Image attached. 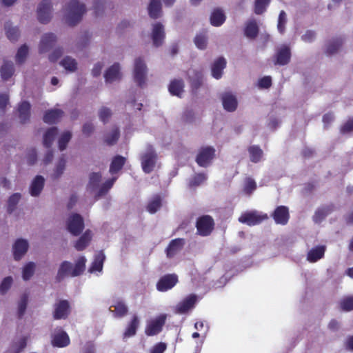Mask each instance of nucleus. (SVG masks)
Instances as JSON below:
<instances>
[{
	"label": "nucleus",
	"mask_w": 353,
	"mask_h": 353,
	"mask_svg": "<svg viewBox=\"0 0 353 353\" xmlns=\"http://www.w3.org/2000/svg\"><path fill=\"white\" fill-rule=\"evenodd\" d=\"M117 177L114 176L100 184L102 175L100 172H92L89 175V181L87 185V190L94 194L95 199L104 196L113 186Z\"/></svg>",
	"instance_id": "nucleus-1"
},
{
	"label": "nucleus",
	"mask_w": 353,
	"mask_h": 353,
	"mask_svg": "<svg viewBox=\"0 0 353 353\" xmlns=\"http://www.w3.org/2000/svg\"><path fill=\"white\" fill-rule=\"evenodd\" d=\"M86 12L85 6L78 0H70L64 8V18L66 23L74 26L79 23Z\"/></svg>",
	"instance_id": "nucleus-2"
},
{
	"label": "nucleus",
	"mask_w": 353,
	"mask_h": 353,
	"mask_svg": "<svg viewBox=\"0 0 353 353\" xmlns=\"http://www.w3.org/2000/svg\"><path fill=\"white\" fill-rule=\"evenodd\" d=\"M157 158L155 150L151 145H148L141 155V167L144 172L148 174L154 170Z\"/></svg>",
	"instance_id": "nucleus-3"
},
{
	"label": "nucleus",
	"mask_w": 353,
	"mask_h": 353,
	"mask_svg": "<svg viewBox=\"0 0 353 353\" xmlns=\"http://www.w3.org/2000/svg\"><path fill=\"white\" fill-rule=\"evenodd\" d=\"M148 68L144 59L142 57H137L134 59L133 77L137 84L143 87L147 81Z\"/></svg>",
	"instance_id": "nucleus-4"
},
{
	"label": "nucleus",
	"mask_w": 353,
	"mask_h": 353,
	"mask_svg": "<svg viewBox=\"0 0 353 353\" xmlns=\"http://www.w3.org/2000/svg\"><path fill=\"white\" fill-rule=\"evenodd\" d=\"M84 226L83 218L79 214L73 213L67 219V230L73 236H79L83 230Z\"/></svg>",
	"instance_id": "nucleus-5"
},
{
	"label": "nucleus",
	"mask_w": 353,
	"mask_h": 353,
	"mask_svg": "<svg viewBox=\"0 0 353 353\" xmlns=\"http://www.w3.org/2000/svg\"><path fill=\"white\" fill-rule=\"evenodd\" d=\"M52 17V3L50 0H43L37 8V18L42 23H48Z\"/></svg>",
	"instance_id": "nucleus-6"
},
{
	"label": "nucleus",
	"mask_w": 353,
	"mask_h": 353,
	"mask_svg": "<svg viewBox=\"0 0 353 353\" xmlns=\"http://www.w3.org/2000/svg\"><path fill=\"white\" fill-rule=\"evenodd\" d=\"M30 245L27 239H17L12 246L13 258L15 261H20L28 252Z\"/></svg>",
	"instance_id": "nucleus-7"
},
{
	"label": "nucleus",
	"mask_w": 353,
	"mask_h": 353,
	"mask_svg": "<svg viewBox=\"0 0 353 353\" xmlns=\"http://www.w3.org/2000/svg\"><path fill=\"white\" fill-rule=\"evenodd\" d=\"M70 313V303L67 300H60L54 305L53 318L65 319Z\"/></svg>",
	"instance_id": "nucleus-8"
},
{
	"label": "nucleus",
	"mask_w": 353,
	"mask_h": 353,
	"mask_svg": "<svg viewBox=\"0 0 353 353\" xmlns=\"http://www.w3.org/2000/svg\"><path fill=\"white\" fill-rule=\"evenodd\" d=\"M57 41V37L52 32L45 33L41 36L39 45V52L40 54L46 53L50 51Z\"/></svg>",
	"instance_id": "nucleus-9"
},
{
	"label": "nucleus",
	"mask_w": 353,
	"mask_h": 353,
	"mask_svg": "<svg viewBox=\"0 0 353 353\" xmlns=\"http://www.w3.org/2000/svg\"><path fill=\"white\" fill-rule=\"evenodd\" d=\"M214 226V221L211 216L205 215L199 218L196 221V228L199 234L201 236L209 235Z\"/></svg>",
	"instance_id": "nucleus-10"
},
{
	"label": "nucleus",
	"mask_w": 353,
	"mask_h": 353,
	"mask_svg": "<svg viewBox=\"0 0 353 353\" xmlns=\"http://www.w3.org/2000/svg\"><path fill=\"white\" fill-rule=\"evenodd\" d=\"M104 78L106 83H112L121 81L122 74L121 72L120 64L114 63L109 67L104 73Z\"/></svg>",
	"instance_id": "nucleus-11"
},
{
	"label": "nucleus",
	"mask_w": 353,
	"mask_h": 353,
	"mask_svg": "<svg viewBox=\"0 0 353 353\" xmlns=\"http://www.w3.org/2000/svg\"><path fill=\"white\" fill-rule=\"evenodd\" d=\"M214 149L212 147H206L201 148L197 154L196 161L202 167H206L214 158Z\"/></svg>",
	"instance_id": "nucleus-12"
},
{
	"label": "nucleus",
	"mask_w": 353,
	"mask_h": 353,
	"mask_svg": "<svg viewBox=\"0 0 353 353\" xmlns=\"http://www.w3.org/2000/svg\"><path fill=\"white\" fill-rule=\"evenodd\" d=\"M291 59L290 48L287 46H282L277 49L274 55V64L285 65L290 63Z\"/></svg>",
	"instance_id": "nucleus-13"
},
{
	"label": "nucleus",
	"mask_w": 353,
	"mask_h": 353,
	"mask_svg": "<svg viewBox=\"0 0 353 353\" xmlns=\"http://www.w3.org/2000/svg\"><path fill=\"white\" fill-rule=\"evenodd\" d=\"M268 218L267 214H259L256 212H247L242 214L239 221L249 225L260 223L262 221Z\"/></svg>",
	"instance_id": "nucleus-14"
},
{
	"label": "nucleus",
	"mask_w": 353,
	"mask_h": 353,
	"mask_svg": "<svg viewBox=\"0 0 353 353\" xmlns=\"http://www.w3.org/2000/svg\"><path fill=\"white\" fill-rule=\"evenodd\" d=\"M165 319L166 316L165 314H162L158 316L157 319L151 321L146 327V334L152 336L159 333L161 330L162 327L165 323Z\"/></svg>",
	"instance_id": "nucleus-15"
},
{
	"label": "nucleus",
	"mask_w": 353,
	"mask_h": 353,
	"mask_svg": "<svg viewBox=\"0 0 353 353\" xmlns=\"http://www.w3.org/2000/svg\"><path fill=\"white\" fill-rule=\"evenodd\" d=\"M197 297L195 294H190L181 302L179 303L175 307V312L185 314L194 307Z\"/></svg>",
	"instance_id": "nucleus-16"
},
{
	"label": "nucleus",
	"mask_w": 353,
	"mask_h": 353,
	"mask_svg": "<svg viewBox=\"0 0 353 353\" xmlns=\"http://www.w3.org/2000/svg\"><path fill=\"white\" fill-rule=\"evenodd\" d=\"M151 37L153 45L155 47L161 46L165 37L163 26L159 23H154L152 27Z\"/></svg>",
	"instance_id": "nucleus-17"
},
{
	"label": "nucleus",
	"mask_w": 353,
	"mask_h": 353,
	"mask_svg": "<svg viewBox=\"0 0 353 353\" xmlns=\"http://www.w3.org/2000/svg\"><path fill=\"white\" fill-rule=\"evenodd\" d=\"M45 179L41 175L36 176L29 187L30 195L34 197L39 196L43 189Z\"/></svg>",
	"instance_id": "nucleus-18"
},
{
	"label": "nucleus",
	"mask_w": 353,
	"mask_h": 353,
	"mask_svg": "<svg viewBox=\"0 0 353 353\" xmlns=\"http://www.w3.org/2000/svg\"><path fill=\"white\" fill-rule=\"evenodd\" d=\"M177 276L175 274H168L162 277L157 283V287L159 291H166L171 289L177 283Z\"/></svg>",
	"instance_id": "nucleus-19"
},
{
	"label": "nucleus",
	"mask_w": 353,
	"mask_h": 353,
	"mask_svg": "<svg viewBox=\"0 0 353 353\" xmlns=\"http://www.w3.org/2000/svg\"><path fill=\"white\" fill-rule=\"evenodd\" d=\"M273 219L277 224L285 225L289 219L288 209L285 206H279L272 214Z\"/></svg>",
	"instance_id": "nucleus-20"
},
{
	"label": "nucleus",
	"mask_w": 353,
	"mask_h": 353,
	"mask_svg": "<svg viewBox=\"0 0 353 353\" xmlns=\"http://www.w3.org/2000/svg\"><path fill=\"white\" fill-rule=\"evenodd\" d=\"M185 244L183 239H176L170 243L166 248L165 252L168 258L174 257L181 249Z\"/></svg>",
	"instance_id": "nucleus-21"
},
{
	"label": "nucleus",
	"mask_w": 353,
	"mask_h": 353,
	"mask_svg": "<svg viewBox=\"0 0 353 353\" xmlns=\"http://www.w3.org/2000/svg\"><path fill=\"white\" fill-rule=\"evenodd\" d=\"M222 103L223 108L228 112L236 110L238 105L236 97L231 93L227 92L222 95Z\"/></svg>",
	"instance_id": "nucleus-22"
},
{
	"label": "nucleus",
	"mask_w": 353,
	"mask_h": 353,
	"mask_svg": "<svg viewBox=\"0 0 353 353\" xmlns=\"http://www.w3.org/2000/svg\"><path fill=\"white\" fill-rule=\"evenodd\" d=\"M92 234L91 230H85V232L80 236V238L76 241L74 247L78 251L83 250L88 246L90 242L92 240Z\"/></svg>",
	"instance_id": "nucleus-23"
},
{
	"label": "nucleus",
	"mask_w": 353,
	"mask_h": 353,
	"mask_svg": "<svg viewBox=\"0 0 353 353\" xmlns=\"http://www.w3.org/2000/svg\"><path fill=\"white\" fill-rule=\"evenodd\" d=\"M30 103L28 101L21 102L18 107L19 118L21 123H26L30 117Z\"/></svg>",
	"instance_id": "nucleus-24"
},
{
	"label": "nucleus",
	"mask_w": 353,
	"mask_h": 353,
	"mask_svg": "<svg viewBox=\"0 0 353 353\" xmlns=\"http://www.w3.org/2000/svg\"><path fill=\"white\" fill-rule=\"evenodd\" d=\"M72 270V264L70 262L67 261L62 262L57 271V274L55 277L56 281L60 282L66 276H70V274Z\"/></svg>",
	"instance_id": "nucleus-25"
},
{
	"label": "nucleus",
	"mask_w": 353,
	"mask_h": 353,
	"mask_svg": "<svg viewBox=\"0 0 353 353\" xmlns=\"http://www.w3.org/2000/svg\"><path fill=\"white\" fill-rule=\"evenodd\" d=\"M70 339L64 331L59 330L53 336L52 344L54 346L65 347L69 344Z\"/></svg>",
	"instance_id": "nucleus-26"
},
{
	"label": "nucleus",
	"mask_w": 353,
	"mask_h": 353,
	"mask_svg": "<svg viewBox=\"0 0 353 353\" xmlns=\"http://www.w3.org/2000/svg\"><path fill=\"white\" fill-rule=\"evenodd\" d=\"M61 66H62L68 72L73 73L78 70V62L77 61L72 57L71 56L64 57L59 62Z\"/></svg>",
	"instance_id": "nucleus-27"
},
{
	"label": "nucleus",
	"mask_w": 353,
	"mask_h": 353,
	"mask_svg": "<svg viewBox=\"0 0 353 353\" xmlns=\"http://www.w3.org/2000/svg\"><path fill=\"white\" fill-rule=\"evenodd\" d=\"M325 245H319L310 250L307 254V260L311 263L317 261L323 257L325 251Z\"/></svg>",
	"instance_id": "nucleus-28"
},
{
	"label": "nucleus",
	"mask_w": 353,
	"mask_h": 353,
	"mask_svg": "<svg viewBox=\"0 0 353 353\" xmlns=\"http://www.w3.org/2000/svg\"><path fill=\"white\" fill-rule=\"evenodd\" d=\"M63 112L59 109H53L46 112L43 120L45 123L52 124L58 122L63 117Z\"/></svg>",
	"instance_id": "nucleus-29"
},
{
	"label": "nucleus",
	"mask_w": 353,
	"mask_h": 353,
	"mask_svg": "<svg viewBox=\"0 0 353 353\" xmlns=\"http://www.w3.org/2000/svg\"><path fill=\"white\" fill-rule=\"evenodd\" d=\"M226 61L223 57H219L214 61L212 65V75L216 79L221 77L223 70L225 68Z\"/></svg>",
	"instance_id": "nucleus-30"
},
{
	"label": "nucleus",
	"mask_w": 353,
	"mask_h": 353,
	"mask_svg": "<svg viewBox=\"0 0 353 353\" xmlns=\"http://www.w3.org/2000/svg\"><path fill=\"white\" fill-rule=\"evenodd\" d=\"M105 256L102 251L99 252L94 256V261L92 262L88 272L93 273L94 272H101L103 269V262Z\"/></svg>",
	"instance_id": "nucleus-31"
},
{
	"label": "nucleus",
	"mask_w": 353,
	"mask_h": 353,
	"mask_svg": "<svg viewBox=\"0 0 353 353\" xmlns=\"http://www.w3.org/2000/svg\"><path fill=\"white\" fill-rule=\"evenodd\" d=\"M150 17L153 19H157L161 15V0H151L148 6Z\"/></svg>",
	"instance_id": "nucleus-32"
},
{
	"label": "nucleus",
	"mask_w": 353,
	"mask_h": 353,
	"mask_svg": "<svg viewBox=\"0 0 353 353\" xmlns=\"http://www.w3.org/2000/svg\"><path fill=\"white\" fill-rule=\"evenodd\" d=\"M259 34V27L256 20L252 19L248 21L245 28V34L248 38L254 39Z\"/></svg>",
	"instance_id": "nucleus-33"
},
{
	"label": "nucleus",
	"mask_w": 353,
	"mask_h": 353,
	"mask_svg": "<svg viewBox=\"0 0 353 353\" xmlns=\"http://www.w3.org/2000/svg\"><path fill=\"white\" fill-rule=\"evenodd\" d=\"M14 72V64L12 61H5L0 69L1 77L4 81L9 79Z\"/></svg>",
	"instance_id": "nucleus-34"
},
{
	"label": "nucleus",
	"mask_w": 353,
	"mask_h": 353,
	"mask_svg": "<svg viewBox=\"0 0 353 353\" xmlns=\"http://www.w3.org/2000/svg\"><path fill=\"white\" fill-rule=\"evenodd\" d=\"M225 20V16L219 8L215 9L210 16V23L214 26H220Z\"/></svg>",
	"instance_id": "nucleus-35"
},
{
	"label": "nucleus",
	"mask_w": 353,
	"mask_h": 353,
	"mask_svg": "<svg viewBox=\"0 0 353 353\" xmlns=\"http://www.w3.org/2000/svg\"><path fill=\"white\" fill-rule=\"evenodd\" d=\"M343 44V39L341 38H336L330 40L326 46V54L329 55L334 54L338 52Z\"/></svg>",
	"instance_id": "nucleus-36"
},
{
	"label": "nucleus",
	"mask_w": 353,
	"mask_h": 353,
	"mask_svg": "<svg viewBox=\"0 0 353 353\" xmlns=\"http://www.w3.org/2000/svg\"><path fill=\"white\" fill-rule=\"evenodd\" d=\"M66 158L64 154H62L56 164L55 168L54 170V173L52 174L54 179H59L63 173L65 166H66Z\"/></svg>",
	"instance_id": "nucleus-37"
},
{
	"label": "nucleus",
	"mask_w": 353,
	"mask_h": 353,
	"mask_svg": "<svg viewBox=\"0 0 353 353\" xmlns=\"http://www.w3.org/2000/svg\"><path fill=\"white\" fill-rule=\"evenodd\" d=\"M125 163V158L118 155L116 156L112 161L110 166V172L112 174L117 173L124 165Z\"/></svg>",
	"instance_id": "nucleus-38"
},
{
	"label": "nucleus",
	"mask_w": 353,
	"mask_h": 353,
	"mask_svg": "<svg viewBox=\"0 0 353 353\" xmlns=\"http://www.w3.org/2000/svg\"><path fill=\"white\" fill-rule=\"evenodd\" d=\"M58 132V129L56 127L50 128L43 135V145L46 148H50L54 138Z\"/></svg>",
	"instance_id": "nucleus-39"
},
{
	"label": "nucleus",
	"mask_w": 353,
	"mask_h": 353,
	"mask_svg": "<svg viewBox=\"0 0 353 353\" xmlns=\"http://www.w3.org/2000/svg\"><path fill=\"white\" fill-rule=\"evenodd\" d=\"M120 136V131L117 127H114L105 135L104 141L109 145L115 144Z\"/></svg>",
	"instance_id": "nucleus-40"
},
{
	"label": "nucleus",
	"mask_w": 353,
	"mask_h": 353,
	"mask_svg": "<svg viewBox=\"0 0 353 353\" xmlns=\"http://www.w3.org/2000/svg\"><path fill=\"white\" fill-rule=\"evenodd\" d=\"M86 259L84 256H81L76 261L75 265L72 267V271L71 272L70 276H77L81 274L85 268Z\"/></svg>",
	"instance_id": "nucleus-41"
},
{
	"label": "nucleus",
	"mask_w": 353,
	"mask_h": 353,
	"mask_svg": "<svg viewBox=\"0 0 353 353\" xmlns=\"http://www.w3.org/2000/svg\"><path fill=\"white\" fill-rule=\"evenodd\" d=\"M21 199V194L20 193L12 194L8 199L7 212L9 214H12L17 208V204Z\"/></svg>",
	"instance_id": "nucleus-42"
},
{
	"label": "nucleus",
	"mask_w": 353,
	"mask_h": 353,
	"mask_svg": "<svg viewBox=\"0 0 353 353\" xmlns=\"http://www.w3.org/2000/svg\"><path fill=\"white\" fill-rule=\"evenodd\" d=\"M6 36L10 41H16L19 37V31L16 26H13L10 22L5 24Z\"/></svg>",
	"instance_id": "nucleus-43"
},
{
	"label": "nucleus",
	"mask_w": 353,
	"mask_h": 353,
	"mask_svg": "<svg viewBox=\"0 0 353 353\" xmlns=\"http://www.w3.org/2000/svg\"><path fill=\"white\" fill-rule=\"evenodd\" d=\"M36 264L34 262H28L22 269V278L24 281H28L34 275Z\"/></svg>",
	"instance_id": "nucleus-44"
},
{
	"label": "nucleus",
	"mask_w": 353,
	"mask_h": 353,
	"mask_svg": "<svg viewBox=\"0 0 353 353\" xmlns=\"http://www.w3.org/2000/svg\"><path fill=\"white\" fill-rule=\"evenodd\" d=\"M111 307H114V310H112V312L116 317H122L127 314L128 312L127 305L122 301H117Z\"/></svg>",
	"instance_id": "nucleus-45"
},
{
	"label": "nucleus",
	"mask_w": 353,
	"mask_h": 353,
	"mask_svg": "<svg viewBox=\"0 0 353 353\" xmlns=\"http://www.w3.org/2000/svg\"><path fill=\"white\" fill-rule=\"evenodd\" d=\"M248 152L250 154V160L254 163L259 162L263 156L262 150L256 145L250 146L248 148Z\"/></svg>",
	"instance_id": "nucleus-46"
},
{
	"label": "nucleus",
	"mask_w": 353,
	"mask_h": 353,
	"mask_svg": "<svg viewBox=\"0 0 353 353\" xmlns=\"http://www.w3.org/2000/svg\"><path fill=\"white\" fill-rule=\"evenodd\" d=\"M139 324V320L137 316H134L130 324L125 331L123 336L125 338L130 337L136 334L137 329Z\"/></svg>",
	"instance_id": "nucleus-47"
},
{
	"label": "nucleus",
	"mask_w": 353,
	"mask_h": 353,
	"mask_svg": "<svg viewBox=\"0 0 353 353\" xmlns=\"http://www.w3.org/2000/svg\"><path fill=\"white\" fill-rule=\"evenodd\" d=\"M183 82L181 80H174L172 81L169 86L170 92L176 96H180L181 93L183 92Z\"/></svg>",
	"instance_id": "nucleus-48"
},
{
	"label": "nucleus",
	"mask_w": 353,
	"mask_h": 353,
	"mask_svg": "<svg viewBox=\"0 0 353 353\" xmlns=\"http://www.w3.org/2000/svg\"><path fill=\"white\" fill-rule=\"evenodd\" d=\"M112 115V110L106 106L101 107L98 110V116L99 119L103 123H106L109 121Z\"/></svg>",
	"instance_id": "nucleus-49"
},
{
	"label": "nucleus",
	"mask_w": 353,
	"mask_h": 353,
	"mask_svg": "<svg viewBox=\"0 0 353 353\" xmlns=\"http://www.w3.org/2000/svg\"><path fill=\"white\" fill-rule=\"evenodd\" d=\"M28 55V47L26 45L21 46L16 54L15 59L18 64H22L25 62Z\"/></svg>",
	"instance_id": "nucleus-50"
},
{
	"label": "nucleus",
	"mask_w": 353,
	"mask_h": 353,
	"mask_svg": "<svg viewBox=\"0 0 353 353\" xmlns=\"http://www.w3.org/2000/svg\"><path fill=\"white\" fill-rule=\"evenodd\" d=\"M72 138V133L69 131L64 132L60 137L58 144L59 148L61 151L64 150L68 142L70 141Z\"/></svg>",
	"instance_id": "nucleus-51"
},
{
	"label": "nucleus",
	"mask_w": 353,
	"mask_h": 353,
	"mask_svg": "<svg viewBox=\"0 0 353 353\" xmlns=\"http://www.w3.org/2000/svg\"><path fill=\"white\" fill-rule=\"evenodd\" d=\"M330 211L331 210L328 207L318 209L313 216L314 221L316 223L321 222Z\"/></svg>",
	"instance_id": "nucleus-52"
},
{
	"label": "nucleus",
	"mask_w": 353,
	"mask_h": 353,
	"mask_svg": "<svg viewBox=\"0 0 353 353\" xmlns=\"http://www.w3.org/2000/svg\"><path fill=\"white\" fill-rule=\"evenodd\" d=\"M161 206V199L159 196H154L148 203L147 209L149 212L155 213Z\"/></svg>",
	"instance_id": "nucleus-53"
},
{
	"label": "nucleus",
	"mask_w": 353,
	"mask_h": 353,
	"mask_svg": "<svg viewBox=\"0 0 353 353\" xmlns=\"http://www.w3.org/2000/svg\"><path fill=\"white\" fill-rule=\"evenodd\" d=\"M90 41V35L88 32H84L78 38L77 41V47L79 50H83V48L88 46Z\"/></svg>",
	"instance_id": "nucleus-54"
},
{
	"label": "nucleus",
	"mask_w": 353,
	"mask_h": 353,
	"mask_svg": "<svg viewBox=\"0 0 353 353\" xmlns=\"http://www.w3.org/2000/svg\"><path fill=\"white\" fill-rule=\"evenodd\" d=\"M270 0H255L254 12L256 14H261L270 3Z\"/></svg>",
	"instance_id": "nucleus-55"
},
{
	"label": "nucleus",
	"mask_w": 353,
	"mask_h": 353,
	"mask_svg": "<svg viewBox=\"0 0 353 353\" xmlns=\"http://www.w3.org/2000/svg\"><path fill=\"white\" fill-rule=\"evenodd\" d=\"M340 308L343 311L353 310V296H347L340 301Z\"/></svg>",
	"instance_id": "nucleus-56"
},
{
	"label": "nucleus",
	"mask_w": 353,
	"mask_h": 353,
	"mask_svg": "<svg viewBox=\"0 0 353 353\" xmlns=\"http://www.w3.org/2000/svg\"><path fill=\"white\" fill-rule=\"evenodd\" d=\"M28 297L26 294H23L18 304V315L21 318L23 316L28 304Z\"/></svg>",
	"instance_id": "nucleus-57"
},
{
	"label": "nucleus",
	"mask_w": 353,
	"mask_h": 353,
	"mask_svg": "<svg viewBox=\"0 0 353 353\" xmlns=\"http://www.w3.org/2000/svg\"><path fill=\"white\" fill-rule=\"evenodd\" d=\"M64 53L63 47L54 48L48 55V59L50 62H56Z\"/></svg>",
	"instance_id": "nucleus-58"
},
{
	"label": "nucleus",
	"mask_w": 353,
	"mask_h": 353,
	"mask_svg": "<svg viewBox=\"0 0 353 353\" xmlns=\"http://www.w3.org/2000/svg\"><path fill=\"white\" fill-rule=\"evenodd\" d=\"M13 279L11 276H7L4 278L0 284V293L1 294H6L10 288Z\"/></svg>",
	"instance_id": "nucleus-59"
},
{
	"label": "nucleus",
	"mask_w": 353,
	"mask_h": 353,
	"mask_svg": "<svg viewBox=\"0 0 353 353\" xmlns=\"http://www.w3.org/2000/svg\"><path fill=\"white\" fill-rule=\"evenodd\" d=\"M287 22L286 13L282 10L279 16L277 28L280 33L283 34L285 31V26Z\"/></svg>",
	"instance_id": "nucleus-60"
},
{
	"label": "nucleus",
	"mask_w": 353,
	"mask_h": 353,
	"mask_svg": "<svg viewBox=\"0 0 353 353\" xmlns=\"http://www.w3.org/2000/svg\"><path fill=\"white\" fill-rule=\"evenodd\" d=\"M206 179V176L204 174H197L194 175L190 181V186L195 187L201 184Z\"/></svg>",
	"instance_id": "nucleus-61"
},
{
	"label": "nucleus",
	"mask_w": 353,
	"mask_h": 353,
	"mask_svg": "<svg viewBox=\"0 0 353 353\" xmlns=\"http://www.w3.org/2000/svg\"><path fill=\"white\" fill-rule=\"evenodd\" d=\"M256 188V184L251 178H247L245 179V188L244 191L248 194H250Z\"/></svg>",
	"instance_id": "nucleus-62"
},
{
	"label": "nucleus",
	"mask_w": 353,
	"mask_h": 353,
	"mask_svg": "<svg viewBox=\"0 0 353 353\" xmlns=\"http://www.w3.org/2000/svg\"><path fill=\"white\" fill-rule=\"evenodd\" d=\"M194 43L197 48L205 49L207 46V37L204 35H197L194 39Z\"/></svg>",
	"instance_id": "nucleus-63"
},
{
	"label": "nucleus",
	"mask_w": 353,
	"mask_h": 353,
	"mask_svg": "<svg viewBox=\"0 0 353 353\" xmlns=\"http://www.w3.org/2000/svg\"><path fill=\"white\" fill-rule=\"evenodd\" d=\"M94 125L91 122H86L83 125L82 132L86 137H90L94 131Z\"/></svg>",
	"instance_id": "nucleus-64"
}]
</instances>
